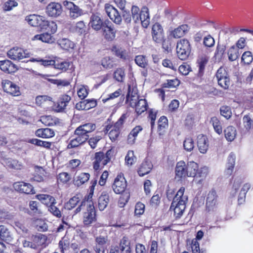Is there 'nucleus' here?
Segmentation results:
<instances>
[{
  "label": "nucleus",
  "mask_w": 253,
  "mask_h": 253,
  "mask_svg": "<svg viewBox=\"0 0 253 253\" xmlns=\"http://www.w3.org/2000/svg\"><path fill=\"white\" fill-rule=\"evenodd\" d=\"M123 17L127 24L130 23L131 18L134 23L140 22L144 28H147L150 24V16L148 8L143 6L141 9L136 5H132L131 8V14L129 11H124Z\"/></svg>",
  "instance_id": "obj_1"
},
{
  "label": "nucleus",
  "mask_w": 253,
  "mask_h": 253,
  "mask_svg": "<svg viewBox=\"0 0 253 253\" xmlns=\"http://www.w3.org/2000/svg\"><path fill=\"white\" fill-rule=\"evenodd\" d=\"M96 128V124L92 123H84L78 126L74 132L76 137L70 141L67 149L76 148L85 144Z\"/></svg>",
  "instance_id": "obj_2"
},
{
  "label": "nucleus",
  "mask_w": 253,
  "mask_h": 253,
  "mask_svg": "<svg viewBox=\"0 0 253 253\" xmlns=\"http://www.w3.org/2000/svg\"><path fill=\"white\" fill-rule=\"evenodd\" d=\"M186 169L187 177H194L192 185L197 186L198 188H202L208 174V169L206 167L199 169L198 164L194 161L187 162Z\"/></svg>",
  "instance_id": "obj_3"
},
{
  "label": "nucleus",
  "mask_w": 253,
  "mask_h": 253,
  "mask_svg": "<svg viewBox=\"0 0 253 253\" xmlns=\"http://www.w3.org/2000/svg\"><path fill=\"white\" fill-rule=\"evenodd\" d=\"M185 191H177L171 204L169 211H173V216L176 219L182 216L186 209L188 197L184 195Z\"/></svg>",
  "instance_id": "obj_4"
},
{
  "label": "nucleus",
  "mask_w": 253,
  "mask_h": 253,
  "mask_svg": "<svg viewBox=\"0 0 253 253\" xmlns=\"http://www.w3.org/2000/svg\"><path fill=\"white\" fill-rule=\"evenodd\" d=\"M114 156L115 150L113 148L108 149L105 153L103 151L95 152L92 157L93 169L99 171L110 163Z\"/></svg>",
  "instance_id": "obj_5"
},
{
  "label": "nucleus",
  "mask_w": 253,
  "mask_h": 253,
  "mask_svg": "<svg viewBox=\"0 0 253 253\" xmlns=\"http://www.w3.org/2000/svg\"><path fill=\"white\" fill-rule=\"evenodd\" d=\"M130 87L129 86L126 96V102H129V106L134 108L137 116H138L147 110L148 108L147 101L145 99H139V95L136 96L131 94L130 96Z\"/></svg>",
  "instance_id": "obj_6"
},
{
  "label": "nucleus",
  "mask_w": 253,
  "mask_h": 253,
  "mask_svg": "<svg viewBox=\"0 0 253 253\" xmlns=\"http://www.w3.org/2000/svg\"><path fill=\"white\" fill-rule=\"evenodd\" d=\"M129 113L128 112L124 113L115 123L113 126L110 125L106 126L104 131L108 132L110 130L108 133V136L112 142L116 141L119 138L120 134L121 129L123 127L126 120L129 117Z\"/></svg>",
  "instance_id": "obj_7"
},
{
  "label": "nucleus",
  "mask_w": 253,
  "mask_h": 253,
  "mask_svg": "<svg viewBox=\"0 0 253 253\" xmlns=\"http://www.w3.org/2000/svg\"><path fill=\"white\" fill-rule=\"evenodd\" d=\"M191 45L187 39H180L177 42L176 54L178 58L181 60L187 59L191 52Z\"/></svg>",
  "instance_id": "obj_8"
},
{
  "label": "nucleus",
  "mask_w": 253,
  "mask_h": 253,
  "mask_svg": "<svg viewBox=\"0 0 253 253\" xmlns=\"http://www.w3.org/2000/svg\"><path fill=\"white\" fill-rule=\"evenodd\" d=\"M97 220L96 211L94 206L86 207L83 214V223L84 227H89Z\"/></svg>",
  "instance_id": "obj_9"
},
{
  "label": "nucleus",
  "mask_w": 253,
  "mask_h": 253,
  "mask_svg": "<svg viewBox=\"0 0 253 253\" xmlns=\"http://www.w3.org/2000/svg\"><path fill=\"white\" fill-rule=\"evenodd\" d=\"M101 30L102 36L106 41L111 42L116 39L117 31L114 24L109 20H105L104 25Z\"/></svg>",
  "instance_id": "obj_10"
},
{
  "label": "nucleus",
  "mask_w": 253,
  "mask_h": 253,
  "mask_svg": "<svg viewBox=\"0 0 253 253\" xmlns=\"http://www.w3.org/2000/svg\"><path fill=\"white\" fill-rule=\"evenodd\" d=\"M215 78L218 84L224 89H228L230 84L229 75L226 69L221 66L216 71Z\"/></svg>",
  "instance_id": "obj_11"
},
{
  "label": "nucleus",
  "mask_w": 253,
  "mask_h": 253,
  "mask_svg": "<svg viewBox=\"0 0 253 253\" xmlns=\"http://www.w3.org/2000/svg\"><path fill=\"white\" fill-rule=\"evenodd\" d=\"M151 36L153 42L156 43L162 42L166 37L164 30L160 23L156 22L152 25Z\"/></svg>",
  "instance_id": "obj_12"
},
{
  "label": "nucleus",
  "mask_w": 253,
  "mask_h": 253,
  "mask_svg": "<svg viewBox=\"0 0 253 253\" xmlns=\"http://www.w3.org/2000/svg\"><path fill=\"white\" fill-rule=\"evenodd\" d=\"M105 10L108 16L116 24L121 25L122 22V16L118 10L112 5L106 3Z\"/></svg>",
  "instance_id": "obj_13"
},
{
  "label": "nucleus",
  "mask_w": 253,
  "mask_h": 253,
  "mask_svg": "<svg viewBox=\"0 0 253 253\" xmlns=\"http://www.w3.org/2000/svg\"><path fill=\"white\" fill-rule=\"evenodd\" d=\"M71 100L70 96L63 94L60 96L56 102H54L53 109L56 112H62Z\"/></svg>",
  "instance_id": "obj_14"
},
{
  "label": "nucleus",
  "mask_w": 253,
  "mask_h": 253,
  "mask_svg": "<svg viewBox=\"0 0 253 253\" xmlns=\"http://www.w3.org/2000/svg\"><path fill=\"white\" fill-rule=\"evenodd\" d=\"M62 12V6L58 2H51L46 7V14L51 17H57L61 15Z\"/></svg>",
  "instance_id": "obj_15"
},
{
  "label": "nucleus",
  "mask_w": 253,
  "mask_h": 253,
  "mask_svg": "<svg viewBox=\"0 0 253 253\" xmlns=\"http://www.w3.org/2000/svg\"><path fill=\"white\" fill-rule=\"evenodd\" d=\"M217 196L215 191H210L206 200V211L208 212H213L217 209Z\"/></svg>",
  "instance_id": "obj_16"
},
{
  "label": "nucleus",
  "mask_w": 253,
  "mask_h": 253,
  "mask_svg": "<svg viewBox=\"0 0 253 253\" xmlns=\"http://www.w3.org/2000/svg\"><path fill=\"white\" fill-rule=\"evenodd\" d=\"M63 4L65 8L69 10V15L71 18L75 19L83 14L82 10L74 2L65 0L63 1Z\"/></svg>",
  "instance_id": "obj_17"
},
{
  "label": "nucleus",
  "mask_w": 253,
  "mask_h": 253,
  "mask_svg": "<svg viewBox=\"0 0 253 253\" xmlns=\"http://www.w3.org/2000/svg\"><path fill=\"white\" fill-rule=\"evenodd\" d=\"M190 30V27L186 24L179 25L170 31L169 36L171 38L179 39L186 35Z\"/></svg>",
  "instance_id": "obj_18"
},
{
  "label": "nucleus",
  "mask_w": 253,
  "mask_h": 253,
  "mask_svg": "<svg viewBox=\"0 0 253 253\" xmlns=\"http://www.w3.org/2000/svg\"><path fill=\"white\" fill-rule=\"evenodd\" d=\"M186 164L184 161L177 162L175 168V178L178 180L187 177Z\"/></svg>",
  "instance_id": "obj_19"
},
{
  "label": "nucleus",
  "mask_w": 253,
  "mask_h": 253,
  "mask_svg": "<svg viewBox=\"0 0 253 253\" xmlns=\"http://www.w3.org/2000/svg\"><path fill=\"white\" fill-rule=\"evenodd\" d=\"M111 50L116 56L123 61H129L130 58L129 54L125 49L114 45L111 47Z\"/></svg>",
  "instance_id": "obj_20"
},
{
  "label": "nucleus",
  "mask_w": 253,
  "mask_h": 253,
  "mask_svg": "<svg viewBox=\"0 0 253 253\" xmlns=\"http://www.w3.org/2000/svg\"><path fill=\"white\" fill-rule=\"evenodd\" d=\"M197 144L200 153L205 154L209 148V140L206 135L200 134L197 138Z\"/></svg>",
  "instance_id": "obj_21"
},
{
  "label": "nucleus",
  "mask_w": 253,
  "mask_h": 253,
  "mask_svg": "<svg viewBox=\"0 0 253 253\" xmlns=\"http://www.w3.org/2000/svg\"><path fill=\"white\" fill-rule=\"evenodd\" d=\"M127 182L122 173L119 174L115 178L112 185L113 190H126Z\"/></svg>",
  "instance_id": "obj_22"
},
{
  "label": "nucleus",
  "mask_w": 253,
  "mask_h": 253,
  "mask_svg": "<svg viewBox=\"0 0 253 253\" xmlns=\"http://www.w3.org/2000/svg\"><path fill=\"white\" fill-rule=\"evenodd\" d=\"M72 62L63 60L59 58L55 57V63L54 68L62 72H66L73 68Z\"/></svg>",
  "instance_id": "obj_23"
},
{
  "label": "nucleus",
  "mask_w": 253,
  "mask_h": 253,
  "mask_svg": "<svg viewBox=\"0 0 253 253\" xmlns=\"http://www.w3.org/2000/svg\"><path fill=\"white\" fill-rule=\"evenodd\" d=\"M44 18V17L39 15L30 14L26 17L25 20L31 26L40 29Z\"/></svg>",
  "instance_id": "obj_24"
},
{
  "label": "nucleus",
  "mask_w": 253,
  "mask_h": 253,
  "mask_svg": "<svg viewBox=\"0 0 253 253\" xmlns=\"http://www.w3.org/2000/svg\"><path fill=\"white\" fill-rule=\"evenodd\" d=\"M105 23V20H103L96 14H92L90 17L89 24L91 28L95 31L102 29Z\"/></svg>",
  "instance_id": "obj_25"
},
{
  "label": "nucleus",
  "mask_w": 253,
  "mask_h": 253,
  "mask_svg": "<svg viewBox=\"0 0 253 253\" xmlns=\"http://www.w3.org/2000/svg\"><path fill=\"white\" fill-rule=\"evenodd\" d=\"M57 183L58 185L69 186L72 182V177L70 174L66 172L59 173L56 177Z\"/></svg>",
  "instance_id": "obj_26"
},
{
  "label": "nucleus",
  "mask_w": 253,
  "mask_h": 253,
  "mask_svg": "<svg viewBox=\"0 0 253 253\" xmlns=\"http://www.w3.org/2000/svg\"><path fill=\"white\" fill-rule=\"evenodd\" d=\"M57 29V26L55 22L47 20L45 17L40 27L41 31H45L46 32L50 33L51 34L55 33Z\"/></svg>",
  "instance_id": "obj_27"
},
{
  "label": "nucleus",
  "mask_w": 253,
  "mask_h": 253,
  "mask_svg": "<svg viewBox=\"0 0 253 253\" xmlns=\"http://www.w3.org/2000/svg\"><path fill=\"white\" fill-rule=\"evenodd\" d=\"M157 124V132L159 136H163L166 132L169 127V121L167 117L165 116L160 117Z\"/></svg>",
  "instance_id": "obj_28"
},
{
  "label": "nucleus",
  "mask_w": 253,
  "mask_h": 253,
  "mask_svg": "<svg viewBox=\"0 0 253 253\" xmlns=\"http://www.w3.org/2000/svg\"><path fill=\"white\" fill-rule=\"evenodd\" d=\"M143 129L142 126H136L130 131L127 137V142L129 144H134L135 143L137 137L139 133Z\"/></svg>",
  "instance_id": "obj_29"
},
{
  "label": "nucleus",
  "mask_w": 253,
  "mask_h": 253,
  "mask_svg": "<svg viewBox=\"0 0 253 253\" xmlns=\"http://www.w3.org/2000/svg\"><path fill=\"white\" fill-rule=\"evenodd\" d=\"M53 34L44 32L41 34L35 35L32 40L33 41H41V42L47 43H52L54 42L55 39L52 36Z\"/></svg>",
  "instance_id": "obj_30"
},
{
  "label": "nucleus",
  "mask_w": 253,
  "mask_h": 253,
  "mask_svg": "<svg viewBox=\"0 0 253 253\" xmlns=\"http://www.w3.org/2000/svg\"><path fill=\"white\" fill-rule=\"evenodd\" d=\"M209 61V57L206 55H202L198 59L197 64L199 67L198 76L199 77H201L204 75L206 66Z\"/></svg>",
  "instance_id": "obj_31"
},
{
  "label": "nucleus",
  "mask_w": 253,
  "mask_h": 253,
  "mask_svg": "<svg viewBox=\"0 0 253 253\" xmlns=\"http://www.w3.org/2000/svg\"><path fill=\"white\" fill-rule=\"evenodd\" d=\"M0 69L4 72L11 74L16 71V65L8 60L0 61Z\"/></svg>",
  "instance_id": "obj_32"
},
{
  "label": "nucleus",
  "mask_w": 253,
  "mask_h": 253,
  "mask_svg": "<svg viewBox=\"0 0 253 253\" xmlns=\"http://www.w3.org/2000/svg\"><path fill=\"white\" fill-rule=\"evenodd\" d=\"M40 121L45 126H53L59 125L61 120L57 117L48 115L42 116Z\"/></svg>",
  "instance_id": "obj_33"
},
{
  "label": "nucleus",
  "mask_w": 253,
  "mask_h": 253,
  "mask_svg": "<svg viewBox=\"0 0 253 253\" xmlns=\"http://www.w3.org/2000/svg\"><path fill=\"white\" fill-rule=\"evenodd\" d=\"M153 168L152 163L148 160H145L140 165L137 170L138 174L140 176H143L149 173Z\"/></svg>",
  "instance_id": "obj_34"
},
{
  "label": "nucleus",
  "mask_w": 253,
  "mask_h": 253,
  "mask_svg": "<svg viewBox=\"0 0 253 253\" xmlns=\"http://www.w3.org/2000/svg\"><path fill=\"white\" fill-rule=\"evenodd\" d=\"M36 135L43 138H51L55 133L53 129L49 128H39L36 131Z\"/></svg>",
  "instance_id": "obj_35"
},
{
  "label": "nucleus",
  "mask_w": 253,
  "mask_h": 253,
  "mask_svg": "<svg viewBox=\"0 0 253 253\" xmlns=\"http://www.w3.org/2000/svg\"><path fill=\"white\" fill-rule=\"evenodd\" d=\"M119 192H117L116 191H114V192L116 194H119L120 195L119 201H118V206L120 208H124L126 205L127 203L129 198H130V193L129 191H118Z\"/></svg>",
  "instance_id": "obj_36"
},
{
  "label": "nucleus",
  "mask_w": 253,
  "mask_h": 253,
  "mask_svg": "<svg viewBox=\"0 0 253 253\" xmlns=\"http://www.w3.org/2000/svg\"><path fill=\"white\" fill-rule=\"evenodd\" d=\"M119 249L121 253H131L130 243L126 236H124L119 244Z\"/></svg>",
  "instance_id": "obj_37"
},
{
  "label": "nucleus",
  "mask_w": 253,
  "mask_h": 253,
  "mask_svg": "<svg viewBox=\"0 0 253 253\" xmlns=\"http://www.w3.org/2000/svg\"><path fill=\"white\" fill-rule=\"evenodd\" d=\"M46 240V237L42 234L33 236L30 247L33 249H37L44 244Z\"/></svg>",
  "instance_id": "obj_38"
},
{
  "label": "nucleus",
  "mask_w": 253,
  "mask_h": 253,
  "mask_svg": "<svg viewBox=\"0 0 253 253\" xmlns=\"http://www.w3.org/2000/svg\"><path fill=\"white\" fill-rule=\"evenodd\" d=\"M2 86L5 92L16 96V85L14 84L9 80H4L2 82Z\"/></svg>",
  "instance_id": "obj_39"
},
{
  "label": "nucleus",
  "mask_w": 253,
  "mask_h": 253,
  "mask_svg": "<svg viewBox=\"0 0 253 253\" xmlns=\"http://www.w3.org/2000/svg\"><path fill=\"white\" fill-rule=\"evenodd\" d=\"M235 155L233 153L230 154L227 159V166L225 171L226 174L228 176L231 175V174H232L235 167Z\"/></svg>",
  "instance_id": "obj_40"
},
{
  "label": "nucleus",
  "mask_w": 253,
  "mask_h": 253,
  "mask_svg": "<svg viewBox=\"0 0 253 253\" xmlns=\"http://www.w3.org/2000/svg\"><path fill=\"white\" fill-rule=\"evenodd\" d=\"M38 199L41 201V202L45 205L48 207L52 204H56V200L55 198L49 195L46 194H39L36 196Z\"/></svg>",
  "instance_id": "obj_41"
},
{
  "label": "nucleus",
  "mask_w": 253,
  "mask_h": 253,
  "mask_svg": "<svg viewBox=\"0 0 253 253\" xmlns=\"http://www.w3.org/2000/svg\"><path fill=\"white\" fill-rule=\"evenodd\" d=\"M0 239L7 243L12 240L11 234L4 225L0 226Z\"/></svg>",
  "instance_id": "obj_42"
},
{
  "label": "nucleus",
  "mask_w": 253,
  "mask_h": 253,
  "mask_svg": "<svg viewBox=\"0 0 253 253\" xmlns=\"http://www.w3.org/2000/svg\"><path fill=\"white\" fill-rule=\"evenodd\" d=\"M225 137L228 141H233L237 134L236 129L233 126H227L224 130Z\"/></svg>",
  "instance_id": "obj_43"
},
{
  "label": "nucleus",
  "mask_w": 253,
  "mask_h": 253,
  "mask_svg": "<svg viewBox=\"0 0 253 253\" xmlns=\"http://www.w3.org/2000/svg\"><path fill=\"white\" fill-rule=\"evenodd\" d=\"M134 61L139 67L145 69L149 66L148 60L147 57L144 55H138L135 57Z\"/></svg>",
  "instance_id": "obj_44"
},
{
  "label": "nucleus",
  "mask_w": 253,
  "mask_h": 253,
  "mask_svg": "<svg viewBox=\"0 0 253 253\" xmlns=\"http://www.w3.org/2000/svg\"><path fill=\"white\" fill-rule=\"evenodd\" d=\"M58 44L61 48L67 50L73 49L75 45L73 42L66 38L59 39L58 41Z\"/></svg>",
  "instance_id": "obj_45"
},
{
  "label": "nucleus",
  "mask_w": 253,
  "mask_h": 253,
  "mask_svg": "<svg viewBox=\"0 0 253 253\" xmlns=\"http://www.w3.org/2000/svg\"><path fill=\"white\" fill-rule=\"evenodd\" d=\"M109 201V196L102 194L98 200V207L100 211H103L107 206Z\"/></svg>",
  "instance_id": "obj_46"
},
{
  "label": "nucleus",
  "mask_w": 253,
  "mask_h": 253,
  "mask_svg": "<svg viewBox=\"0 0 253 253\" xmlns=\"http://www.w3.org/2000/svg\"><path fill=\"white\" fill-rule=\"evenodd\" d=\"M90 177V174L86 172L80 173L74 180L75 185L80 186L87 182Z\"/></svg>",
  "instance_id": "obj_47"
},
{
  "label": "nucleus",
  "mask_w": 253,
  "mask_h": 253,
  "mask_svg": "<svg viewBox=\"0 0 253 253\" xmlns=\"http://www.w3.org/2000/svg\"><path fill=\"white\" fill-rule=\"evenodd\" d=\"M226 47L223 44L218 43L214 54V58L218 61L221 60L224 54Z\"/></svg>",
  "instance_id": "obj_48"
},
{
  "label": "nucleus",
  "mask_w": 253,
  "mask_h": 253,
  "mask_svg": "<svg viewBox=\"0 0 253 253\" xmlns=\"http://www.w3.org/2000/svg\"><path fill=\"white\" fill-rule=\"evenodd\" d=\"M101 65L106 69H111L115 66L113 58L110 56H106L101 60Z\"/></svg>",
  "instance_id": "obj_49"
},
{
  "label": "nucleus",
  "mask_w": 253,
  "mask_h": 253,
  "mask_svg": "<svg viewBox=\"0 0 253 253\" xmlns=\"http://www.w3.org/2000/svg\"><path fill=\"white\" fill-rule=\"evenodd\" d=\"M227 54L228 59L230 61H235L240 56L239 49H237L235 45H233L230 47L228 50Z\"/></svg>",
  "instance_id": "obj_50"
},
{
  "label": "nucleus",
  "mask_w": 253,
  "mask_h": 253,
  "mask_svg": "<svg viewBox=\"0 0 253 253\" xmlns=\"http://www.w3.org/2000/svg\"><path fill=\"white\" fill-rule=\"evenodd\" d=\"M243 124L246 130L249 131L253 129V119L250 114L246 115L243 117Z\"/></svg>",
  "instance_id": "obj_51"
},
{
  "label": "nucleus",
  "mask_w": 253,
  "mask_h": 253,
  "mask_svg": "<svg viewBox=\"0 0 253 253\" xmlns=\"http://www.w3.org/2000/svg\"><path fill=\"white\" fill-rule=\"evenodd\" d=\"M58 247L61 253H65L70 249V241L65 237H63L59 242Z\"/></svg>",
  "instance_id": "obj_52"
},
{
  "label": "nucleus",
  "mask_w": 253,
  "mask_h": 253,
  "mask_svg": "<svg viewBox=\"0 0 253 253\" xmlns=\"http://www.w3.org/2000/svg\"><path fill=\"white\" fill-rule=\"evenodd\" d=\"M137 160L136 156L134 154L132 150H129L125 157V164L127 166H131L134 164Z\"/></svg>",
  "instance_id": "obj_53"
},
{
  "label": "nucleus",
  "mask_w": 253,
  "mask_h": 253,
  "mask_svg": "<svg viewBox=\"0 0 253 253\" xmlns=\"http://www.w3.org/2000/svg\"><path fill=\"white\" fill-rule=\"evenodd\" d=\"M210 122L212 124L214 131L218 134H221L222 133V128L219 119L216 117H213L211 118Z\"/></svg>",
  "instance_id": "obj_54"
},
{
  "label": "nucleus",
  "mask_w": 253,
  "mask_h": 253,
  "mask_svg": "<svg viewBox=\"0 0 253 253\" xmlns=\"http://www.w3.org/2000/svg\"><path fill=\"white\" fill-rule=\"evenodd\" d=\"M125 69L123 68H118L114 71V78L118 82H123L125 78Z\"/></svg>",
  "instance_id": "obj_55"
},
{
  "label": "nucleus",
  "mask_w": 253,
  "mask_h": 253,
  "mask_svg": "<svg viewBox=\"0 0 253 253\" xmlns=\"http://www.w3.org/2000/svg\"><path fill=\"white\" fill-rule=\"evenodd\" d=\"M180 83V81L174 78L171 80H167L166 82L162 85V88H175L178 86Z\"/></svg>",
  "instance_id": "obj_56"
},
{
  "label": "nucleus",
  "mask_w": 253,
  "mask_h": 253,
  "mask_svg": "<svg viewBox=\"0 0 253 253\" xmlns=\"http://www.w3.org/2000/svg\"><path fill=\"white\" fill-rule=\"evenodd\" d=\"M81 200V196L80 194H76L75 196L71 198L69 201L66 203V206L69 210H71L74 208Z\"/></svg>",
  "instance_id": "obj_57"
},
{
  "label": "nucleus",
  "mask_w": 253,
  "mask_h": 253,
  "mask_svg": "<svg viewBox=\"0 0 253 253\" xmlns=\"http://www.w3.org/2000/svg\"><path fill=\"white\" fill-rule=\"evenodd\" d=\"M48 81L52 84H56L57 86L65 87L69 86L71 84V81L67 80L47 79Z\"/></svg>",
  "instance_id": "obj_58"
},
{
  "label": "nucleus",
  "mask_w": 253,
  "mask_h": 253,
  "mask_svg": "<svg viewBox=\"0 0 253 253\" xmlns=\"http://www.w3.org/2000/svg\"><path fill=\"white\" fill-rule=\"evenodd\" d=\"M94 191H90L89 193L84 196L83 201H82V206L85 205L86 208L89 206H94L92 201V197L93 195Z\"/></svg>",
  "instance_id": "obj_59"
},
{
  "label": "nucleus",
  "mask_w": 253,
  "mask_h": 253,
  "mask_svg": "<svg viewBox=\"0 0 253 253\" xmlns=\"http://www.w3.org/2000/svg\"><path fill=\"white\" fill-rule=\"evenodd\" d=\"M158 111L154 109H150L148 110V118L150 120L151 127L153 129L155 126V121Z\"/></svg>",
  "instance_id": "obj_60"
},
{
  "label": "nucleus",
  "mask_w": 253,
  "mask_h": 253,
  "mask_svg": "<svg viewBox=\"0 0 253 253\" xmlns=\"http://www.w3.org/2000/svg\"><path fill=\"white\" fill-rule=\"evenodd\" d=\"M253 61L252 53L250 51H247L243 53L241 57V62L245 65H250Z\"/></svg>",
  "instance_id": "obj_61"
},
{
  "label": "nucleus",
  "mask_w": 253,
  "mask_h": 253,
  "mask_svg": "<svg viewBox=\"0 0 253 253\" xmlns=\"http://www.w3.org/2000/svg\"><path fill=\"white\" fill-rule=\"evenodd\" d=\"M36 228L38 231L44 232L47 230L48 226L45 221L42 219H37L35 221Z\"/></svg>",
  "instance_id": "obj_62"
},
{
  "label": "nucleus",
  "mask_w": 253,
  "mask_h": 253,
  "mask_svg": "<svg viewBox=\"0 0 253 253\" xmlns=\"http://www.w3.org/2000/svg\"><path fill=\"white\" fill-rule=\"evenodd\" d=\"M183 147L185 150L190 152L194 148V142L193 139L189 137L185 138L183 142Z\"/></svg>",
  "instance_id": "obj_63"
},
{
  "label": "nucleus",
  "mask_w": 253,
  "mask_h": 253,
  "mask_svg": "<svg viewBox=\"0 0 253 253\" xmlns=\"http://www.w3.org/2000/svg\"><path fill=\"white\" fill-rule=\"evenodd\" d=\"M102 137L99 135H95V136L89 137L86 142H88L90 147L94 149L96 146L98 142L101 139Z\"/></svg>",
  "instance_id": "obj_64"
}]
</instances>
